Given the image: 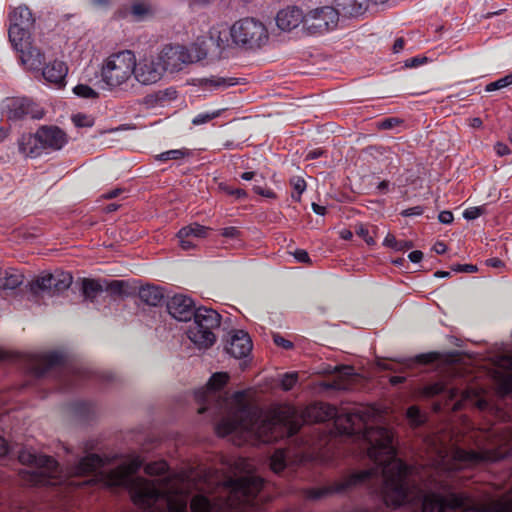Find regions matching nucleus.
I'll return each mask as SVG.
<instances>
[{
    "label": "nucleus",
    "instance_id": "1",
    "mask_svg": "<svg viewBox=\"0 0 512 512\" xmlns=\"http://www.w3.org/2000/svg\"><path fill=\"white\" fill-rule=\"evenodd\" d=\"M269 40L268 30L263 22L253 17L236 21L231 26V41L245 50H256Z\"/></svg>",
    "mask_w": 512,
    "mask_h": 512
},
{
    "label": "nucleus",
    "instance_id": "2",
    "mask_svg": "<svg viewBox=\"0 0 512 512\" xmlns=\"http://www.w3.org/2000/svg\"><path fill=\"white\" fill-rule=\"evenodd\" d=\"M208 48L205 42H196L190 48L182 45H166L157 58L162 62L165 71H180L184 65L195 63L206 58Z\"/></svg>",
    "mask_w": 512,
    "mask_h": 512
},
{
    "label": "nucleus",
    "instance_id": "3",
    "mask_svg": "<svg viewBox=\"0 0 512 512\" xmlns=\"http://www.w3.org/2000/svg\"><path fill=\"white\" fill-rule=\"evenodd\" d=\"M135 55L130 50L111 54L101 69L102 81L111 89L121 87L133 76Z\"/></svg>",
    "mask_w": 512,
    "mask_h": 512
},
{
    "label": "nucleus",
    "instance_id": "4",
    "mask_svg": "<svg viewBox=\"0 0 512 512\" xmlns=\"http://www.w3.org/2000/svg\"><path fill=\"white\" fill-rule=\"evenodd\" d=\"M72 280L71 273L66 271L42 273L29 283V289L34 295L43 293L54 295L67 290L72 284Z\"/></svg>",
    "mask_w": 512,
    "mask_h": 512
},
{
    "label": "nucleus",
    "instance_id": "5",
    "mask_svg": "<svg viewBox=\"0 0 512 512\" xmlns=\"http://www.w3.org/2000/svg\"><path fill=\"white\" fill-rule=\"evenodd\" d=\"M339 12L334 7L323 6L305 14L304 27L311 34L324 33L336 27Z\"/></svg>",
    "mask_w": 512,
    "mask_h": 512
},
{
    "label": "nucleus",
    "instance_id": "6",
    "mask_svg": "<svg viewBox=\"0 0 512 512\" xmlns=\"http://www.w3.org/2000/svg\"><path fill=\"white\" fill-rule=\"evenodd\" d=\"M34 24L31 10L25 6H18L10 14V27L8 31L9 41L18 42L29 38L30 29Z\"/></svg>",
    "mask_w": 512,
    "mask_h": 512
},
{
    "label": "nucleus",
    "instance_id": "7",
    "mask_svg": "<svg viewBox=\"0 0 512 512\" xmlns=\"http://www.w3.org/2000/svg\"><path fill=\"white\" fill-rule=\"evenodd\" d=\"M14 50L19 54L21 65L26 69L40 71L45 61V56L41 49L37 47L29 38L18 42H11Z\"/></svg>",
    "mask_w": 512,
    "mask_h": 512
},
{
    "label": "nucleus",
    "instance_id": "8",
    "mask_svg": "<svg viewBox=\"0 0 512 512\" xmlns=\"http://www.w3.org/2000/svg\"><path fill=\"white\" fill-rule=\"evenodd\" d=\"M164 75L162 62L156 57H145L139 62L135 61L134 78L142 85H151L158 82Z\"/></svg>",
    "mask_w": 512,
    "mask_h": 512
},
{
    "label": "nucleus",
    "instance_id": "9",
    "mask_svg": "<svg viewBox=\"0 0 512 512\" xmlns=\"http://www.w3.org/2000/svg\"><path fill=\"white\" fill-rule=\"evenodd\" d=\"M5 107L10 120H20L25 117L41 119L44 114L43 110L36 103L26 97L9 99Z\"/></svg>",
    "mask_w": 512,
    "mask_h": 512
},
{
    "label": "nucleus",
    "instance_id": "10",
    "mask_svg": "<svg viewBox=\"0 0 512 512\" xmlns=\"http://www.w3.org/2000/svg\"><path fill=\"white\" fill-rule=\"evenodd\" d=\"M224 352H252L253 341L244 329H231L222 337Z\"/></svg>",
    "mask_w": 512,
    "mask_h": 512
},
{
    "label": "nucleus",
    "instance_id": "11",
    "mask_svg": "<svg viewBox=\"0 0 512 512\" xmlns=\"http://www.w3.org/2000/svg\"><path fill=\"white\" fill-rule=\"evenodd\" d=\"M167 310L176 320L187 322L192 320L196 307L189 296L175 294L167 301Z\"/></svg>",
    "mask_w": 512,
    "mask_h": 512
},
{
    "label": "nucleus",
    "instance_id": "12",
    "mask_svg": "<svg viewBox=\"0 0 512 512\" xmlns=\"http://www.w3.org/2000/svg\"><path fill=\"white\" fill-rule=\"evenodd\" d=\"M187 337L198 349H209L217 340L213 330L206 328L202 323L193 320L187 329Z\"/></svg>",
    "mask_w": 512,
    "mask_h": 512
},
{
    "label": "nucleus",
    "instance_id": "13",
    "mask_svg": "<svg viewBox=\"0 0 512 512\" xmlns=\"http://www.w3.org/2000/svg\"><path fill=\"white\" fill-rule=\"evenodd\" d=\"M37 135L42 150H60L67 143L65 132L57 126H41L37 130Z\"/></svg>",
    "mask_w": 512,
    "mask_h": 512
},
{
    "label": "nucleus",
    "instance_id": "14",
    "mask_svg": "<svg viewBox=\"0 0 512 512\" xmlns=\"http://www.w3.org/2000/svg\"><path fill=\"white\" fill-rule=\"evenodd\" d=\"M209 231V227L200 225L198 223H191L182 227L177 233L180 247L183 250H190L195 248L196 241L207 237Z\"/></svg>",
    "mask_w": 512,
    "mask_h": 512
},
{
    "label": "nucleus",
    "instance_id": "15",
    "mask_svg": "<svg viewBox=\"0 0 512 512\" xmlns=\"http://www.w3.org/2000/svg\"><path fill=\"white\" fill-rule=\"evenodd\" d=\"M305 15L303 11L291 6L280 10L276 16V24L282 31H291L297 28L301 23L304 24Z\"/></svg>",
    "mask_w": 512,
    "mask_h": 512
},
{
    "label": "nucleus",
    "instance_id": "16",
    "mask_svg": "<svg viewBox=\"0 0 512 512\" xmlns=\"http://www.w3.org/2000/svg\"><path fill=\"white\" fill-rule=\"evenodd\" d=\"M67 72V65L58 60H55L42 68V75L44 79L59 88L65 86Z\"/></svg>",
    "mask_w": 512,
    "mask_h": 512
},
{
    "label": "nucleus",
    "instance_id": "17",
    "mask_svg": "<svg viewBox=\"0 0 512 512\" xmlns=\"http://www.w3.org/2000/svg\"><path fill=\"white\" fill-rule=\"evenodd\" d=\"M221 315L214 309L201 306L196 308L192 319L202 323L206 328L214 332L219 329L221 324Z\"/></svg>",
    "mask_w": 512,
    "mask_h": 512
},
{
    "label": "nucleus",
    "instance_id": "18",
    "mask_svg": "<svg viewBox=\"0 0 512 512\" xmlns=\"http://www.w3.org/2000/svg\"><path fill=\"white\" fill-rule=\"evenodd\" d=\"M369 0H334L335 9L340 14L349 17L362 15L368 7Z\"/></svg>",
    "mask_w": 512,
    "mask_h": 512
},
{
    "label": "nucleus",
    "instance_id": "19",
    "mask_svg": "<svg viewBox=\"0 0 512 512\" xmlns=\"http://www.w3.org/2000/svg\"><path fill=\"white\" fill-rule=\"evenodd\" d=\"M230 39L231 28L229 30H218L216 28H213L210 30L208 42H204L208 48V52L211 50L210 46H215V51H213V53L216 55H220L223 50L230 46Z\"/></svg>",
    "mask_w": 512,
    "mask_h": 512
},
{
    "label": "nucleus",
    "instance_id": "20",
    "mask_svg": "<svg viewBox=\"0 0 512 512\" xmlns=\"http://www.w3.org/2000/svg\"><path fill=\"white\" fill-rule=\"evenodd\" d=\"M129 11L136 20L141 21L153 17L157 13L158 7L151 0H134L130 4Z\"/></svg>",
    "mask_w": 512,
    "mask_h": 512
},
{
    "label": "nucleus",
    "instance_id": "21",
    "mask_svg": "<svg viewBox=\"0 0 512 512\" xmlns=\"http://www.w3.org/2000/svg\"><path fill=\"white\" fill-rule=\"evenodd\" d=\"M138 296L145 304L155 307L161 305L165 298L163 289L153 284L141 286L138 291Z\"/></svg>",
    "mask_w": 512,
    "mask_h": 512
},
{
    "label": "nucleus",
    "instance_id": "22",
    "mask_svg": "<svg viewBox=\"0 0 512 512\" xmlns=\"http://www.w3.org/2000/svg\"><path fill=\"white\" fill-rule=\"evenodd\" d=\"M19 151L31 158L39 156L42 152L40 141L38 140L37 132L35 134H24L18 141Z\"/></svg>",
    "mask_w": 512,
    "mask_h": 512
},
{
    "label": "nucleus",
    "instance_id": "23",
    "mask_svg": "<svg viewBox=\"0 0 512 512\" xmlns=\"http://www.w3.org/2000/svg\"><path fill=\"white\" fill-rule=\"evenodd\" d=\"M198 82L202 88L209 91L222 90L237 84L235 78H226L219 76L203 77L198 79Z\"/></svg>",
    "mask_w": 512,
    "mask_h": 512
},
{
    "label": "nucleus",
    "instance_id": "24",
    "mask_svg": "<svg viewBox=\"0 0 512 512\" xmlns=\"http://www.w3.org/2000/svg\"><path fill=\"white\" fill-rule=\"evenodd\" d=\"M81 291L86 300L93 302L104 291V286L99 280L84 278Z\"/></svg>",
    "mask_w": 512,
    "mask_h": 512
},
{
    "label": "nucleus",
    "instance_id": "25",
    "mask_svg": "<svg viewBox=\"0 0 512 512\" xmlns=\"http://www.w3.org/2000/svg\"><path fill=\"white\" fill-rule=\"evenodd\" d=\"M23 275L15 270L5 272V276L0 278V289L3 290H14L23 283Z\"/></svg>",
    "mask_w": 512,
    "mask_h": 512
},
{
    "label": "nucleus",
    "instance_id": "26",
    "mask_svg": "<svg viewBox=\"0 0 512 512\" xmlns=\"http://www.w3.org/2000/svg\"><path fill=\"white\" fill-rule=\"evenodd\" d=\"M191 155V152L189 149L182 148V149H172L165 152H162L157 156V159L160 161H167V160H179L185 157H188Z\"/></svg>",
    "mask_w": 512,
    "mask_h": 512
},
{
    "label": "nucleus",
    "instance_id": "27",
    "mask_svg": "<svg viewBox=\"0 0 512 512\" xmlns=\"http://www.w3.org/2000/svg\"><path fill=\"white\" fill-rule=\"evenodd\" d=\"M75 95L81 98L93 99L98 96V93L86 84H78L73 88Z\"/></svg>",
    "mask_w": 512,
    "mask_h": 512
},
{
    "label": "nucleus",
    "instance_id": "28",
    "mask_svg": "<svg viewBox=\"0 0 512 512\" xmlns=\"http://www.w3.org/2000/svg\"><path fill=\"white\" fill-rule=\"evenodd\" d=\"M511 84H512V74H508V75H506V76H504V77H502V78H500V79H498V80H496L494 82L489 83L486 86L485 90L487 92H492V91H496V90H500L502 88H505V87H507V86H509Z\"/></svg>",
    "mask_w": 512,
    "mask_h": 512
},
{
    "label": "nucleus",
    "instance_id": "29",
    "mask_svg": "<svg viewBox=\"0 0 512 512\" xmlns=\"http://www.w3.org/2000/svg\"><path fill=\"white\" fill-rule=\"evenodd\" d=\"M220 115V111H213V112H202L197 114L192 119V124L195 126L203 125L208 123L209 121L217 118Z\"/></svg>",
    "mask_w": 512,
    "mask_h": 512
},
{
    "label": "nucleus",
    "instance_id": "30",
    "mask_svg": "<svg viewBox=\"0 0 512 512\" xmlns=\"http://www.w3.org/2000/svg\"><path fill=\"white\" fill-rule=\"evenodd\" d=\"M403 123V120L397 117L384 118L378 122V128L383 130L393 129Z\"/></svg>",
    "mask_w": 512,
    "mask_h": 512
},
{
    "label": "nucleus",
    "instance_id": "31",
    "mask_svg": "<svg viewBox=\"0 0 512 512\" xmlns=\"http://www.w3.org/2000/svg\"><path fill=\"white\" fill-rule=\"evenodd\" d=\"M124 281L112 280L106 284L104 290L110 292L113 295H121L123 293Z\"/></svg>",
    "mask_w": 512,
    "mask_h": 512
},
{
    "label": "nucleus",
    "instance_id": "32",
    "mask_svg": "<svg viewBox=\"0 0 512 512\" xmlns=\"http://www.w3.org/2000/svg\"><path fill=\"white\" fill-rule=\"evenodd\" d=\"M273 342L275 343V345L281 349H284V350H291V349H294V344L292 341L288 340V339H285L283 336H281L280 334H274L273 335Z\"/></svg>",
    "mask_w": 512,
    "mask_h": 512
},
{
    "label": "nucleus",
    "instance_id": "33",
    "mask_svg": "<svg viewBox=\"0 0 512 512\" xmlns=\"http://www.w3.org/2000/svg\"><path fill=\"white\" fill-rule=\"evenodd\" d=\"M73 123L77 127H91L93 125V120L84 114H76L72 118Z\"/></svg>",
    "mask_w": 512,
    "mask_h": 512
},
{
    "label": "nucleus",
    "instance_id": "34",
    "mask_svg": "<svg viewBox=\"0 0 512 512\" xmlns=\"http://www.w3.org/2000/svg\"><path fill=\"white\" fill-rule=\"evenodd\" d=\"M483 212L481 207H470L463 212V217L466 220H474L478 218Z\"/></svg>",
    "mask_w": 512,
    "mask_h": 512
},
{
    "label": "nucleus",
    "instance_id": "35",
    "mask_svg": "<svg viewBox=\"0 0 512 512\" xmlns=\"http://www.w3.org/2000/svg\"><path fill=\"white\" fill-rule=\"evenodd\" d=\"M426 61H427L426 57H419V56L412 57V58L407 59L405 61V67H407V68H415V67H418V66L422 65Z\"/></svg>",
    "mask_w": 512,
    "mask_h": 512
},
{
    "label": "nucleus",
    "instance_id": "36",
    "mask_svg": "<svg viewBox=\"0 0 512 512\" xmlns=\"http://www.w3.org/2000/svg\"><path fill=\"white\" fill-rule=\"evenodd\" d=\"M223 190H224L227 194H229V195H233V196H235V197H236V198H238V199H244V198H247V193H246V191H245V190H243V189H239V188H235V189H233V188H231V187L226 186V187H224V188H223Z\"/></svg>",
    "mask_w": 512,
    "mask_h": 512
},
{
    "label": "nucleus",
    "instance_id": "37",
    "mask_svg": "<svg viewBox=\"0 0 512 512\" xmlns=\"http://www.w3.org/2000/svg\"><path fill=\"white\" fill-rule=\"evenodd\" d=\"M326 153H327V151L324 150L323 148L311 149V150L307 151L305 159L306 160L317 159V158H320L321 156L325 155Z\"/></svg>",
    "mask_w": 512,
    "mask_h": 512
},
{
    "label": "nucleus",
    "instance_id": "38",
    "mask_svg": "<svg viewBox=\"0 0 512 512\" xmlns=\"http://www.w3.org/2000/svg\"><path fill=\"white\" fill-rule=\"evenodd\" d=\"M494 151L500 157L509 155L511 153V150L509 149V147L502 142H497L494 145Z\"/></svg>",
    "mask_w": 512,
    "mask_h": 512
},
{
    "label": "nucleus",
    "instance_id": "39",
    "mask_svg": "<svg viewBox=\"0 0 512 512\" xmlns=\"http://www.w3.org/2000/svg\"><path fill=\"white\" fill-rule=\"evenodd\" d=\"M293 188L300 196L306 189V182L302 178H295L292 180Z\"/></svg>",
    "mask_w": 512,
    "mask_h": 512
},
{
    "label": "nucleus",
    "instance_id": "40",
    "mask_svg": "<svg viewBox=\"0 0 512 512\" xmlns=\"http://www.w3.org/2000/svg\"><path fill=\"white\" fill-rule=\"evenodd\" d=\"M423 211H424L423 207L415 206V207H411V208L403 210L401 215L405 216V217L419 216V215L423 214Z\"/></svg>",
    "mask_w": 512,
    "mask_h": 512
},
{
    "label": "nucleus",
    "instance_id": "41",
    "mask_svg": "<svg viewBox=\"0 0 512 512\" xmlns=\"http://www.w3.org/2000/svg\"><path fill=\"white\" fill-rule=\"evenodd\" d=\"M294 257L300 263H309L310 257L306 250L298 249L294 252Z\"/></svg>",
    "mask_w": 512,
    "mask_h": 512
},
{
    "label": "nucleus",
    "instance_id": "42",
    "mask_svg": "<svg viewBox=\"0 0 512 512\" xmlns=\"http://www.w3.org/2000/svg\"><path fill=\"white\" fill-rule=\"evenodd\" d=\"M453 219H454V217H453L452 212L448 211V210H444V211L440 212L438 215V220L442 224H450V223H452Z\"/></svg>",
    "mask_w": 512,
    "mask_h": 512
},
{
    "label": "nucleus",
    "instance_id": "43",
    "mask_svg": "<svg viewBox=\"0 0 512 512\" xmlns=\"http://www.w3.org/2000/svg\"><path fill=\"white\" fill-rule=\"evenodd\" d=\"M239 233L240 231L233 226L223 228L221 232L222 236L226 238H237L239 236Z\"/></svg>",
    "mask_w": 512,
    "mask_h": 512
},
{
    "label": "nucleus",
    "instance_id": "44",
    "mask_svg": "<svg viewBox=\"0 0 512 512\" xmlns=\"http://www.w3.org/2000/svg\"><path fill=\"white\" fill-rule=\"evenodd\" d=\"M357 234L359 236H361L368 245H373L375 243L373 237L369 235V232H368L367 228L361 226L358 229Z\"/></svg>",
    "mask_w": 512,
    "mask_h": 512
},
{
    "label": "nucleus",
    "instance_id": "45",
    "mask_svg": "<svg viewBox=\"0 0 512 512\" xmlns=\"http://www.w3.org/2000/svg\"><path fill=\"white\" fill-rule=\"evenodd\" d=\"M453 270L456 271V272H467V273H472V272H476L477 271V267L475 265H472V264H464V265H456L453 267Z\"/></svg>",
    "mask_w": 512,
    "mask_h": 512
},
{
    "label": "nucleus",
    "instance_id": "46",
    "mask_svg": "<svg viewBox=\"0 0 512 512\" xmlns=\"http://www.w3.org/2000/svg\"><path fill=\"white\" fill-rule=\"evenodd\" d=\"M397 242H398V240L395 238V236L388 233L383 241V245L395 250V247L397 246Z\"/></svg>",
    "mask_w": 512,
    "mask_h": 512
},
{
    "label": "nucleus",
    "instance_id": "47",
    "mask_svg": "<svg viewBox=\"0 0 512 512\" xmlns=\"http://www.w3.org/2000/svg\"><path fill=\"white\" fill-rule=\"evenodd\" d=\"M413 247V243L408 240H398L397 246L395 247V251H405L411 249Z\"/></svg>",
    "mask_w": 512,
    "mask_h": 512
},
{
    "label": "nucleus",
    "instance_id": "48",
    "mask_svg": "<svg viewBox=\"0 0 512 512\" xmlns=\"http://www.w3.org/2000/svg\"><path fill=\"white\" fill-rule=\"evenodd\" d=\"M408 258L411 262L418 263L423 258V253L419 250H415L409 253Z\"/></svg>",
    "mask_w": 512,
    "mask_h": 512
},
{
    "label": "nucleus",
    "instance_id": "49",
    "mask_svg": "<svg viewBox=\"0 0 512 512\" xmlns=\"http://www.w3.org/2000/svg\"><path fill=\"white\" fill-rule=\"evenodd\" d=\"M405 45V40L403 38H397L393 44V52L399 53Z\"/></svg>",
    "mask_w": 512,
    "mask_h": 512
},
{
    "label": "nucleus",
    "instance_id": "50",
    "mask_svg": "<svg viewBox=\"0 0 512 512\" xmlns=\"http://www.w3.org/2000/svg\"><path fill=\"white\" fill-rule=\"evenodd\" d=\"M433 250L437 253V254H443L446 252L447 250V246L444 242H441V241H438L434 244L433 246Z\"/></svg>",
    "mask_w": 512,
    "mask_h": 512
},
{
    "label": "nucleus",
    "instance_id": "51",
    "mask_svg": "<svg viewBox=\"0 0 512 512\" xmlns=\"http://www.w3.org/2000/svg\"><path fill=\"white\" fill-rule=\"evenodd\" d=\"M312 210L318 215H324L326 213V208L316 203H312Z\"/></svg>",
    "mask_w": 512,
    "mask_h": 512
},
{
    "label": "nucleus",
    "instance_id": "52",
    "mask_svg": "<svg viewBox=\"0 0 512 512\" xmlns=\"http://www.w3.org/2000/svg\"><path fill=\"white\" fill-rule=\"evenodd\" d=\"M257 174L255 172H244L240 175V178L245 181L256 180Z\"/></svg>",
    "mask_w": 512,
    "mask_h": 512
},
{
    "label": "nucleus",
    "instance_id": "53",
    "mask_svg": "<svg viewBox=\"0 0 512 512\" xmlns=\"http://www.w3.org/2000/svg\"><path fill=\"white\" fill-rule=\"evenodd\" d=\"M487 265L498 268L503 265V262L498 258H491L487 260Z\"/></svg>",
    "mask_w": 512,
    "mask_h": 512
},
{
    "label": "nucleus",
    "instance_id": "54",
    "mask_svg": "<svg viewBox=\"0 0 512 512\" xmlns=\"http://www.w3.org/2000/svg\"><path fill=\"white\" fill-rule=\"evenodd\" d=\"M388 187H389V182L384 180V181H381L379 184H378V190L380 191V193H386L387 190H388Z\"/></svg>",
    "mask_w": 512,
    "mask_h": 512
},
{
    "label": "nucleus",
    "instance_id": "55",
    "mask_svg": "<svg viewBox=\"0 0 512 512\" xmlns=\"http://www.w3.org/2000/svg\"><path fill=\"white\" fill-rule=\"evenodd\" d=\"M121 192L120 189H113L105 194V197L108 199H112L118 196V194Z\"/></svg>",
    "mask_w": 512,
    "mask_h": 512
},
{
    "label": "nucleus",
    "instance_id": "56",
    "mask_svg": "<svg viewBox=\"0 0 512 512\" xmlns=\"http://www.w3.org/2000/svg\"><path fill=\"white\" fill-rule=\"evenodd\" d=\"M482 124H483L482 120L480 118H478V117H475V118L471 119V124L470 125L473 128H480L482 126Z\"/></svg>",
    "mask_w": 512,
    "mask_h": 512
},
{
    "label": "nucleus",
    "instance_id": "57",
    "mask_svg": "<svg viewBox=\"0 0 512 512\" xmlns=\"http://www.w3.org/2000/svg\"><path fill=\"white\" fill-rule=\"evenodd\" d=\"M450 274H451V272H449V271H437V272H435L434 276L438 277V278H445V277H449Z\"/></svg>",
    "mask_w": 512,
    "mask_h": 512
},
{
    "label": "nucleus",
    "instance_id": "58",
    "mask_svg": "<svg viewBox=\"0 0 512 512\" xmlns=\"http://www.w3.org/2000/svg\"><path fill=\"white\" fill-rule=\"evenodd\" d=\"M262 196L267 197V198H274L275 193L270 189H265L264 194H262Z\"/></svg>",
    "mask_w": 512,
    "mask_h": 512
},
{
    "label": "nucleus",
    "instance_id": "59",
    "mask_svg": "<svg viewBox=\"0 0 512 512\" xmlns=\"http://www.w3.org/2000/svg\"><path fill=\"white\" fill-rule=\"evenodd\" d=\"M253 189H254V191H255L257 194H259V195H261V196H262V194H264V190H265V189H263L262 187H260V186H258V185H255V186L253 187Z\"/></svg>",
    "mask_w": 512,
    "mask_h": 512
},
{
    "label": "nucleus",
    "instance_id": "60",
    "mask_svg": "<svg viewBox=\"0 0 512 512\" xmlns=\"http://www.w3.org/2000/svg\"><path fill=\"white\" fill-rule=\"evenodd\" d=\"M118 206L116 204H110L107 206L109 212L117 210Z\"/></svg>",
    "mask_w": 512,
    "mask_h": 512
},
{
    "label": "nucleus",
    "instance_id": "61",
    "mask_svg": "<svg viewBox=\"0 0 512 512\" xmlns=\"http://www.w3.org/2000/svg\"><path fill=\"white\" fill-rule=\"evenodd\" d=\"M5 137H6L5 130L2 127H0V142L2 140H4Z\"/></svg>",
    "mask_w": 512,
    "mask_h": 512
},
{
    "label": "nucleus",
    "instance_id": "62",
    "mask_svg": "<svg viewBox=\"0 0 512 512\" xmlns=\"http://www.w3.org/2000/svg\"><path fill=\"white\" fill-rule=\"evenodd\" d=\"M342 237L344 239H350L352 237V233L350 231H346L345 233L342 234Z\"/></svg>",
    "mask_w": 512,
    "mask_h": 512
},
{
    "label": "nucleus",
    "instance_id": "63",
    "mask_svg": "<svg viewBox=\"0 0 512 512\" xmlns=\"http://www.w3.org/2000/svg\"><path fill=\"white\" fill-rule=\"evenodd\" d=\"M371 3L378 5L387 2L388 0H369Z\"/></svg>",
    "mask_w": 512,
    "mask_h": 512
},
{
    "label": "nucleus",
    "instance_id": "64",
    "mask_svg": "<svg viewBox=\"0 0 512 512\" xmlns=\"http://www.w3.org/2000/svg\"><path fill=\"white\" fill-rule=\"evenodd\" d=\"M508 138H509V141L512 143V131L509 133Z\"/></svg>",
    "mask_w": 512,
    "mask_h": 512
}]
</instances>
